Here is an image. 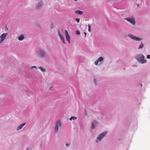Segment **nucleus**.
Here are the masks:
<instances>
[{
  "instance_id": "nucleus-1",
  "label": "nucleus",
  "mask_w": 150,
  "mask_h": 150,
  "mask_svg": "<svg viewBox=\"0 0 150 150\" xmlns=\"http://www.w3.org/2000/svg\"><path fill=\"white\" fill-rule=\"evenodd\" d=\"M136 58L142 64L146 62V60L144 59V57L142 54L138 55Z\"/></svg>"
},
{
  "instance_id": "nucleus-2",
  "label": "nucleus",
  "mask_w": 150,
  "mask_h": 150,
  "mask_svg": "<svg viewBox=\"0 0 150 150\" xmlns=\"http://www.w3.org/2000/svg\"><path fill=\"white\" fill-rule=\"evenodd\" d=\"M107 132H104L100 134L98 137L97 138L96 142L100 141L107 134Z\"/></svg>"
},
{
  "instance_id": "nucleus-3",
  "label": "nucleus",
  "mask_w": 150,
  "mask_h": 150,
  "mask_svg": "<svg viewBox=\"0 0 150 150\" xmlns=\"http://www.w3.org/2000/svg\"><path fill=\"white\" fill-rule=\"evenodd\" d=\"M62 126L61 123L60 121H57L56 123L54 128V130L56 133H57L58 130V128Z\"/></svg>"
},
{
  "instance_id": "nucleus-4",
  "label": "nucleus",
  "mask_w": 150,
  "mask_h": 150,
  "mask_svg": "<svg viewBox=\"0 0 150 150\" xmlns=\"http://www.w3.org/2000/svg\"><path fill=\"white\" fill-rule=\"evenodd\" d=\"M7 35V33H3L0 36V43L3 42Z\"/></svg>"
},
{
  "instance_id": "nucleus-5",
  "label": "nucleus",
  "mask_w": 150,
  "mask_h": 150,
  "mask_svg": "<svg viewBox=\"0 0 150 150\" xmlns=\"http://www.w3.org/2000/svg\"><path fill=\"white\" fill-rule=\"evenodd\" d=\"M38 55L41 57H44L45 55V52L42 50H40L38 52Z\"/></svg>"
},
{
  "instance_id": "nucleus-6",
  "label": "nucleus",
  "mask_w": 150,
  "mask_h": 150,
  "mask_svg": "<svg viewBox=\"0 0 150 150\" xmlns=\"http://www.w3.org/2000/svg\"><path fill=\"white\" fill-rule=\"evenodd\" d=\"M128 36L133 40L136 41H139L142 40V38L134 36L132 35H129Z\"/></svg>"
},
{
  "instance_id": "nucleus-7",
  "label": "nucleus",
  "mask_w": 150,
  "mask_h": 150,
  "mask_svg": "<svg viewBox=\"0 0 150 150\" xmlns=\"http://www.w3.org/2000/svg\"><path fill=\"white\" fill-rule=\"evenodd\" d=\"M126 20L132 23L133 25H134L135 23V20L134 18H126L125 19Z\"/></svg>"
},
{
  "instance_id": "nucleus-8",
  "label": "nucleus",
  "mask_w": 150,
  "mask_h": 150,
  "mask_svg": "<svg viewBox=\"0 0 150 150\" xmlns=\"http://www.w3.org/2000/svg\"><path fill=\"white\" fill-rule=\"evenodd\" d=\"M103 59V58L102 57H100L98 58L95 62L94 64L96 65H97L99 62H101Z\"/></svg>"
},
{
  "instance_id": "nucleus-9",
  "label": "nucleus",
  "mask_w": 150,
  "mask_h": 150,
  "mask_svg": "<svg viewBox=\"0 0 150 150\" xmlns=\"http://www.w3.org/2000/svg\"><path fill=\"white\" fill-rule=\"evenodd\" d=\"M65 32L66 35V40L68 41L69 43H70V37L69 35L68 31L67 30H66Z\"/></svg>"
},
{
  "instance_id": "nucleus-10",
  "label": "nucleus",
  "mask_w": 150,
  "mask_h": 150,
  "mask_svg": "<svg viewBox=\"0 0 150 150\" xmlns=\"http://www.w3.org/2000/svg\"><path fill=\"white\" fill-rule=\"evenodd\" d=\"M58 33L59 36L60 37V39H61L62 40L64 44H65V42L64 39V38L62 36L61 33L60 32V30L58 31Z\"/></svg>"
},
{
  "instance_id": "nucleus-11",
  "label": "nucleus",
  "mask_w": 150,
  "mask_h": 150,
  "mask_svg": "<svg viewBox=\"0 0 150 150\" xmlns=\"http://www.w3.org/2000/svg\"><path fill=\"white\" fill-rule=\"evenodd\" d=\"M25 123H23L19 125V126L17 127L16 130L18 131L21 129L22 127L25 125Z\"/></svg>"
},
{
  "instance_id": "nucleus-12",
  "label": "nucleus",
  "mask_w": 150,
  "mask_h": 150,
  "mask_svg": "<svg viewBox=\"0 0 150 150\" xmlns=\"http://www.w3.org/2000/svg\"><path fill=\"white\" fill-rule=\"evenodd\" d=\"M97 124V122L96 121H93L92 123V126H91V128L92 129H94L95 127V126L96 124Z\"/></svg>"
},
{
  "instance_id": "nucleus-13",
  "label": "nucleus",
  "mask_w": 150,
  "mask_h": 150,
  "mask_svg": "<svg viewBox=\"0 0 150 150\" xmlns=\"http://www.w3.org/2000/svg\"><path fill=\"white\" fill-rule=\"evenodd\" d=\"M74 12L76 13L79 14H82L83 13V11H76Z\"/></svg>"
},
{
  "instance_id": "nucleus-14",
  "label": "nucleus",
  "mask_w": 150,
  "mask_h": 150,
  "mask_svg": "<svg viewBox=\"0 0 150 150\" xmlns=\"http://www.w3.org/2000/svg\"><path fill=\"white\" fill-rule=\"evenodd\" d=\"M24 38V37L23 35H21L18 37V40H22Z\"/></svg>"
},
{
  "instance_id": "nucleus-15",
  "label": "nucleus",
  "mask_w": 150,
  "mask_h": 150,
  "mask_svg": "<svg viewBox=\"0 0 150 150\" xmlns=\"http://www.w3.org/2000/svg\"><path fill=\"white\" fill-rule=\"evenodd\" d=\"M39 68L40 69V70L43 72H45L46 71V69L44 68H43L41 67H39Z\"/></svg>"
},
{
  "instance_id": "nucleus-16",
  "label": "nucleus",
  "mask_w": 150,
  "mask_h": 150,
  "mask_svg": "<svg viewBox=\"0 0 150 150\" xmlns=\"http://www.w3.org/2000/svg\"><path fill=\"white\" fill-rule=\"evenodd\" d=\"M77 119V117H74V116H72L69 119V120H74L75 119Z\"/></svg>"
},
{
  "instance_id": "nucleus-17",
  "label": "nucleus",
  "mask_w": 150,
  "mask_h": 150,
  "mask_svg": "<svg viewBox=\"0 0 150 150\" xmlns=\"http://www.w3.org/2000/svg\"><path fill=\"white\" fill-rule=\"evenodd\" d=\"M42 3H40L39 4H38L37 6V8H39L40 7H41L42 6Z\"/></svg>"
},
{
  "instance_id": "nucleus-18",
  "label": "nucleus",
  "mask_w": 150,
  "mask_h": 150,
  "mask_svg": "<svg viewBox=\"0 0 150 150\" xmlns=\"http://www.w3.org/2000/svg\"><path fill=\"white\" fill-rule=\"evenodd\" d=\"M144 47V45L143 43L142 42L141 44L139 45V47L138 48V49H142Z\"/></svg>"
},
{
  "instance_id": "nucleus-19",
  "label": "nucleus",
  "mask_w": 150,
  "mask_h": 150,
  "mask_svg": "<svg viewBox=\"0 0 150 150\" xmlns=\"http://www.w3.org/2000/svg\"><path fill=\"white\" fill-rule=\"evenodd\" d=\"M88 31L89 32H91V26H90V25L89 24L88 25Z\"/></svg>"
},
{
  "instance_id": "nucleus-20",
  "label": "nucleus",
  "mask_w": 150,
  "mask_h": 150,
  "mask_svg": "<svg viewBox=\"0 0 150 150\" xmlns=\"http://www.w3.org/2000/svg\"><path fill=\"white\" fill-rule=\"evenodd\" d=\"M76 33L77 35H79L80 34V31L78 30L76 31Z\"/></svg>"
},
{
  "instance_id": "nucleus-21",
  "label": "nucleus",
  "mask_w": 150,
  "mask_h": 150,
  "mask_svg": "<svg viewBox=\"0 0 150 150\" xmlns=\"http://www.w3.org/2000/svg\"><path fill=\"white\" fill-rule=\"evenodd\" d=\"M76 20L77 23H79L80 21V19L78 18H76Z\"/></svg>"
},
{
  "instance_id": "nucleus-22",
  "label": "nucleus",
  "mask_w": 150,
  "mask_h": 150,
  "mask_svg": "<svg viewBox=\"0 0 150 150\" xmlns=\"http://www.w3.org/2000/svg\"><path fill=\"white\" fill-rule=\"evenodd\" d=\"M147 59H150V55H148L147 56Z\"/></svg>"
},
{
  "instance_id": "nucleus-23",
  "label": "nucleus",
  "mask_w": 150,
  "mask_h": 150,
  "mask_svg": "<svg viewBox=\"0 0 150 150\" xmlns=\"http://www.w3.org/2000/svg\"><path fill=\"white\" fill-rule=\"evenodd\" d=\"M34 68H36V66H33L31 67V69H33Z\"/></svg>"
},
{
  "instance_id": "nucleus-24",
  "label": "nucleus",
  "mask_w": 150,
  "mask_h": 150,
  "mask_svg": "<svg viewBox=\"0 0 150 150\" xmlns=\"http://www.w3.org/2000/svg\"><path fill=\"white\" fill-rule=\"evenodd\" d=\"M69 144H68V143H67V144H66V145L67 146H69Z\"/></svg>"
},
{
  "instance_id": "nucleus-25",
  "label": "nucleus",
  "mask_w": 150,
  "mask_h": 150,
  "mask_svg": "<svg viewBox=\"0 0 150 150\" xmlns=\"http://www.w3.org/2000/svg\"><path fill=\"white\" fill-rule=\"evenodd\" d=\"M84 33V34L85 35V37H86V32H85Z\"/></svg>"
},
{
  "instance_id": "nucleus-26",
  "label": "nucleus",
  "mask_w": 150,
  "mask_h": 150,
  "mask_svg": "<svg viewBox=\"0 0 150 150\" xmlns=\"http://www.w3.org/2000/svg\"><path fill=\"white\" fill-rule=\"evenodd\" d=\"M96 80L95 79H94V82H95V83H96Z\"/></svg>"
},
{
  "instance_id": "nucleus-27",
  "label": "nucleus",
  "mask_w": 150,
  "mask_h": 150,
  "mask_svg": "<svg viewBox=\"0 0 150 150\" xmlns=\"http://www.w3.org/2000/svg\"><path fill=\"white\" fill-rule=\"evenodd\" d=\"M139 4H137L138 6H139Z\"/></svg>"
},
{
  "instance_id": "nucleus-28",
  "label": "nucleus",
  "mask_w": 150,
  "mask_h": 150,
  "mask_svg": "<svg viewBox=\"0 0 150 150\" xmlns=\"http://www.w3.org/2000/svg\"><path fill=\"white\" fill-rule=\"evenodd\" d=\"M75 1H77V0H74Z\"/></svg>"
}]
</instances>
